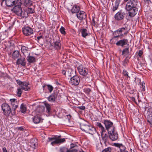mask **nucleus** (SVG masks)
I'll list each match as a JSON object with an SVG mask.
<instances>
[{
  "instance_id": "f257e3e1",
  "label": "nucleus",
  "mask_w": 152,
  "mask_h": 152,
  "mask_svg": "<svg viewBox=\"0 0 152 152\" xmlns=\"http://www.w3.org/2000/svg\"><path fill=\"white\" fill-rule=\"evenodd\" d=\"M129 31L128 27L125 26L119 28L117 30L115 31L113 33L114 37L110 39V42L112 43H115V42H113L115 39L118 37H120V38H123L124 35H126L129 32Z\"/></svg>"
},
{
  "instance_id": "f03ea898",
  "label": "nucleus",
  "mask_w": 152,
  "mask_h": 152,
  "mask_svg": "<svg viewBox=\"0 0 152 152\" xmlns=\"http://www.w3.org/2000/svg\"><path fill=\"white\" fill-rule=\"evenodd\" d=\"M80 127L82 131L91 134H94L96 132L95 128L87 121H85L81 123Z\"/></svg>"
},
{
  "instance_id": "7ed1b4c3",
  "label": "nucleus",
  "mask_w": 152,
  "mask_h": 152,
  "mask_svg": "<svg viewBox=\"0 0 152 152\" xmlns=\"http://www.w3.org/2000/svg\"><path fill=\"white\" fill-rule=\"evenodd\" d=\"M1 108L4 114L7 116H9L11 113L12 114V113H13V111L11 110L10 106L7 103H3L1 105Z\"/></svg>"
},
{
  "instance_id": "20e7f679",
  "label": "nucleus",
  "mask_w": 152,
  "mask_h": 152,
  "mask_svg": "<svg viewBox=\"0 0 152 152\" xmlns=\"http://www.w3.org/2000/svg\"><path fill=\"white\" fill-rule=\"evenodd\" d=\"M60 137V136H59L58 137H48V141H53L51 143V144L53 145H54L56 144H60L64 142L65 140V139H60L59 138Z\"/></svg>"
},
{
  "instance_id": "39448f33",
  "label": "nucleus",
  "mask_w": 152,
  "mask_h": 152,
  "mask_svg": "<svg viewBox=\"0 0 152 152\" xmlns=\"http://www.w3.org/2000/svg\"><path fill=\"white\" fill-rule=\"evenodd\" d=\"M103 123L107 131L108 132L115 129L113 125V123L110 120H103Z\"/></svg>"
},
{
  "instance_id": "423d86ee",
  "label": "nucleus",
  "mask_w": 152,
  "mask_h": 152,
  "mask_svg": "<svg viewBox=\"0 0 152 152\" xmlns=\"http://www.w3.org/2000/svg\"><path fill=\"white\" fill-rule=\"evenodd\" d=\"M145 116L149 125L152 127V107L147 110Z\"/></svg>"
},
{
  "instance_id": "0eeeda50",
  "label": "nucleus",
  "mask_w": 152,
  "mask_h": 152,
  "mask_svg": "<svg viewBox=\"0 0 152 152\" xmlns=\"http://www.w3.org/2000/svg\"><path fill=\"white\" fill-rule=\"evenodd\" d=\"M137 0H130L126 4L125 9L126 10H129L132 8L135 7L137 5Z\"/></svg>"
},
{
  "instance_id": "6e6552de",
  "label": "nucleus",
  "mask_w": 152,
  "mask_h": 152,
  "mask_svg": "<svg viewBox=\"0 0 152 152\" xmlns=\"http://www.w3.org/2000/svg\"><path fill=\"white\" fill-rule=\"evenodd\" d=\"M108 133L109 137L112 141H115L118 139V134L115 129L108 132Z\"/></svg>"
},
{
  "instance_id": "1a4fd4ad",
  "label": "nucleus",
  "mask_w": 152,
  "mask_h": 152,
  "mask_svg": "<svg viewBox=\"0 0 152 152\" xmlns=\"http://www.w3.org/2000/svg\"><path fill=\"white\" fill-rule=\"evenodd\" d=\"M11 11L19 16H23V15L22 14L23 12L21 7L18 5H15V6L11 9Z\"/></svg>"
},
{
  "instance_id": "9d476101",
  "label": "nucleus",
  "mask_w": 152,
  "mask_h": 152,
  "mask_svg": "<svg viewBox=\"0 0 152 152\" xmlns=\"http://www.w3.org/2000/svg\"><path fill=\"white\" fill-rule=\"evenodd\" d=\"M22 29L23 33L25 36H29L33 33V29L30 27L25 26Z\"/></svg>"
},
{
  "instance_id": "9b49d317",
  "label": "nucleus",
  "mask_w": 152,
  "mask_h": 152,
  "mask_svg": "<svg viewBox=\"0 0 152 152\" xmlns=\"http://www.w3.org/2000/svg\"><path fill=\"white\" fill-rule=\"evenodd\" d=\"M77 69L80 75L85 76L88 74V69L84 67L82 65H80L77 67Z\"/></svg>"
},
{
  "instance_id": "f8f14e48",
  "label": "nucleus",
  "mask_w": 152,
  "mask_h": 152,
  "mask_svg": "<svg viewBox=\"0 0 152 152\" xmlns=\"http://www.w3.org/2000/svg\"><path fill=\"white\" fill-rule=\"evenodd\" d=\"M2 2L4 1L7 7H12L16 5L18 2L19 0H1Z\"/></svg>"
},
{
  "instance_id": "ddd939ff",
  "label": "nucleus",
  "mask_w": 152,
  "mask_h": 152,
  "mask_svg": "<svg viewBox=\"0 0 152 152\" xmlns=\"http://www.w3.org/2000/svg\"><path fill=\"white\" fill-rule=\"evenodd\" d=\"M77 18L80 20L85 19L86 18V14L84 11L80 10L76 14Z\"/></svg>"
},
{
  "instance_id": "4468645a",
  "label": "nucleus",
  "mask_w": 152,
  "mask_h": 152,
  "mask_svg": "<svg viewBox=\"0 0 152 152\" xmlns=\"http://www.w3.org/2000/svg\"><path fill=\"white\" fill-rule=\"evenodd\" d=\"M17 83L19 85L20 87H22V88L25 91H28V90L29 88L28 87V84L25 82H22L20 80H16Z\"/></svg>"
},
{
  "instance_id": "2eb2a0df",
  "label": "nucleus",
  "mask_w": 152,
  "mask_h": 152,
  "mask_svg": "<svg viewBox=\"0 0 152 152\" xmlns=\"http://www.w3.org/2000/svg\"><path fill=\"white\" fill-rule=\"evenodd\" d=\"M125 15V13L124 12L119 11L115 15L114 18L115 20H120L123 19Z\"/></svg>"
},
{
  "instance_id": "dca6fc26",
  "label": "nucleus",
  "mask_w": 152,
  "mask_h": 152,
  "mask_svg": "<svg viewBox=\"0 0 152 152\" xmlns=\"http://www.w3.org/2000/svg\"><path fill=\"white\" fill-rule=\"evenodd\" d=\"M79 77H72L70 78V82L72 85L77 86L79 84Z\"/></svg>"
},
{
  "instance_id": "f3484780",
  "label": "nucleus",
  "mask_w": 152,
  "mask_h": 152,
  "mask_svg": "<svg viewBox=\"0 0 152 152\" xmlns=\"http://www.w3.org/2000/svg\"><path fill=\"white\" fill-rule=\"evenodd\" d=\"M128 42V40L126 39H124L117 41L116 45L117 46H123L126 45Z\"/></svg>"
},
{
  "instance_id": "a211bd4d",
  "label": "nucleus",
  "mask_w": 152,
  "mask_h": 152,
  "mask_svg": "<svg viewBox=\"0 0 152 152\" xmlns=\"http://www.w3.org/2000/svg\"><path fill=\"white\" fill-rule=\"evenodd\" d=\"M128 11L129 15L131 17L134 16L136 14L138 11V9L136 7L132 8L129 10H127Z\"/></svg>"
},
{
  "instance_id": "6ab92c4d",
  "label": "nucleus",
  "mask_w": 152,
  "mask_h": 152,
  "mask_svg": "<svg viewBox=\"0 0 152 152\" xmlns=\"http://www.w3.org/2000/svg\"><path fill=\"white\" fill-rule=\"evenodd\" d=\"M16 64L18 65H21L25 66L26 64L25 58L24 57H21L17 59L16 62Z\"/></svg>"
},
{
  "instance_id": "aec40b11",
  "label": "nucleus",
  "mask_w": 152,
  "mask_h": 152,
  "mask_svg": "<svg viewBox=\"0 0 152 152\" xmlns=\"http://www.w3.org/2000/svg\"><path fill=\"white\" fill-rule=\"evenodd\" d=\"M57 96V94L56 93L52 94L48 98V99L50 102H54Z\"/></svg>"
},
{
  "instance_id": "412c9836",
  "label": "nucleus",
  "mask_w": 152,
  "mask_h": 152,
  "mask_svg": "<svg viewBox=\"0 0 152 152\" xmlns=\"http://www.w3.org/2000/svg\"><path fill=\"white\" fill-rule=\"evenodd\" d=\"M33 121L34 123L38 124L40 122H42V120L39 115H37L33 118Z\"/></svg>"
},
{
  "instance_id": "4be33fe9",
  "label": "nucleus",
  "mask_w": 152,
  "mask_h": 152,
  "mask_svg": "<svg viewBox=\"0 0 152 152\" xmlns=\"http://www.w3.org/2000/svg\"><path fill=\"white\" fill-rule=\"evenodd\" d=\"M80 32L82 34V36L83 37L85 38L89 34L86 28L81 29L80 30Z\"/></svg>"
},
{
  "instance_id": "5701e85b",
  "label": "nucleus",
  "mask_w": 152,
  "mask_h": 152,
  "mask_svg": "<svg viewBox=\"0 0 152 152\" xmlns=\"http://www.w3.org/2000/svg\"><path fill=\"white\" fill-rule=\"evenodd\" d=\"M80 10V8L79 6L77 5L74 6L71 10V11L72 14L76 13Z\"/></svg>"
},
{
  "instance_id": "b1692460",
  "label": "nucleus",
  "mask_w": 152,
  "mask_h": 152,
  "mask_svg": "<svg viewBox=\"0 0 152 152\" xmlns=\"http://www.w3.org/2000/svg\"><path fill=\"white\" fill-rule=\"evenodd\" d=\"M96 125L101 130V134H103L104 132H105V129L104 128L100 123L98 122L96 123Z\"/></svg>"
},
{
  "instance_id": "393cba45",
  "label": "nucleus",
  "mask_w": 152,
  "mask_h": 152,
  "mask_svg": "<svg viewBox=\"0 0 152 152\" xmlns=\"http://www.w3.org/2000/svg\"><path fill=\"white\" fill-rule=\"evenodd\" d=\"M11 104L12 106V111H13V113H12V115H13L15 114V110L16 108L18 107V105L17 104V101H15V102L11 103Z\"/></svg>"
},
{
  "instance_id": "a878e982",
  "label": "nucleus",
  "mask_w": 152,
  "mask_h": 152,
  "mask_svg": "<svg viewBox=\"0 0 152 152\" xmlns=\"http://www.w3.org/2000/svg\"><path fill=\"white\" fill-rule=\"evenodd\" d=\"M20 55V53L18 51L15 50L12 53V58L14 60H15L19 57Z\"/></svg>"
},
{
  "instance_id": "bb28decb",
  "label": "nucleus",
  "mask_w": 152,
  "mask_h": 152,
  "mask_svg": "<svg viewBox=\"0 0 152 152\" xmlns=\"http://www.w3.org/2000/svg\"><path fill=\"white\" fill-rule=\"evenodd\" d=\"M54 47L57 50H59L61 48V43L59 40L54 42Z\"/></svg>"
},
{
  "instance_id": "cd10ccee",
  "label": "nucleus",
  "mask_w": 152,
  "mask_h": 152,
  "mask_svg": "<svg viewBox=\"0 0 152 152\" xmlns=\"http://www.w3.org/2000/svg\"><path fill=\"white\" fill-rule=\"evenodd\" d=\"M102 137V141L106 145L107 142L108 140V137L107 134H105L104 135L102 134H101Z\"/></svg>"
},
{
  "instance_id": "c85d7f7f",
  "label": "nucleus",
  "mask_w": 152,
  "mask_h": 152,
  "mask_svg": "<svg viewBox=\"0 0 152 152\" xmlns=\"http://www.w3.org/2000/svg\"><path fill=\"white\" fill-rule=\"evenodd\" d=\"M26 105L22 104L20 106V111L22 113H24L26 112Z\"/></svg>"
},
{
  "instance_id": "c756f323",
  "label": "nucleus",
  "mask_w": 152,
  "mask_h": 152,
  "mask_svg": "<svg viewBox=\"0 0 152 152\" xmlns=\"http://www.w3.org/2000/svg\"><path fill=\"white\" fill-rule=\"evenodd\" d=\"M27 61L28 62L32 63H33L35 61V58L34 57L32 56H28L27 57Z\"/></svg>"
},
{
  "instance_id": "7c9ffc66",
  "label": "nucleus",
  "mask_w": 152,
  "mask_h": 152,
  "mask_svg": "<svg viewBox=\"0 0 152 152\" xmlns=\"http://www.w3.org/2000/svg\"><path fill=\"white\" fill-rule=\"evenodd\" d=\"M32 4V1L30 0H25L24 5L26 7H30Z\"/></svg>"
},
{
  "instance_id": "2f4dec72",
  "label": "nucleus",
  "mask_w": 152,
  "mask_h": 152,
  "mask_svg": "<svg viewBox=\"0 0 152 152\" xmlns=\"http://www.w3.org/2000/svg\"><path fill=\"white\" fill-rule=\"evenodd\" d=\"M29 145L33 149H35V147L37 145V144L36 142H34L33 140H31L29 142Z\"/></svg>"
},
{
  "instance_id": "473e14b6",
  "label": "nucleus",
  "mask_w": 152,
  "mask_h": 152,
  "mask_svg": "<svg viewBox=\"0 0 152 152\" xmlns=\"http://www.w3.org/2000/svg\"><path fill=\"white\" fill-rule=\"evenodd\" d=\"M24 90L22 87L19 88L17 89V93L18 97H20L22 92V90Z\"/></svg>"
},
{
  "instance_id": "72a5a7b5",
  "label": "nucleus",
  "mask_w": 152,
  "mask_h": 152,
  "mask_svg": "<svg viewBox=\"0 0 152 152\" xmlns=\"http://www.w3.org/2000/svg\"><path fill=\"white\" fill-rule=\"evenodd\" d=\"M45 107L46 108V112L49 113L50 111L51 106L50 105L46 103L45 104Z\"/></svg>"
},
{
  "instance_id": "f704fd0d",
  "label": "nucleus",
  "mask_w": 152,
  "mask_h": 152,
  "mask_svg": "<svg viewBox=\"0 0 152 152\" xmlns=\"http://www.w3.org/2000/svg\"><path fill=\"white\" fill-rule=\"evenodd\" d=\"M83 91L87 95H89L91 91V90L88 88H85L84 89Z\"/></svg>"
},
{
  "instance_id": "c9c22d12",
  "label": "nucleus",
  "mask_w": 152,
  "mask_h": 152,
  "mask_svg": "<svg viewBox=\"0 0 152 152\" xmlns=\"http://www.w3.org/2000/svg\"><path fill=\"white\" fill-rule=\"evenodd\" d=\"M129 53V49L128 48H126L123 50L122 52V55H127Z\"/></svg>"
},
{
  "instance_id": "e433bc0d",
  "label": "nucleus",
  "mask_w": 152,
  "mask_h": 152,
  "mask_svg": "<svg viewBox=\"0 0 152 152\" xmlns=\"http://www.w3.org/2000/svg\"><path fill=\"white\" fill-rule=\"evenodd\" d=\"M27 48L25 46H22L21 48V51L24 54L25 53H26L27 51Z\"/></svg>"
},
{
  "instance_id": "4c0bfd02",
  "label": "nucleus",
  "mask_w": 152,
  "mask_h": 152,
  "mask_svg": "<svg viewBox=\"0 0 152 152\" xmlns=\"http://www.w3.org/2000/svg\"><path fill=\"white\" fill-rule=\"evenodd\" d=\"M111 148L110 147H108L104 149L102 152H111Z\"/></svg>"
},
{
  "instance_id": "58836bf2",
  "label": "nucleus",
  "mask_w": 152,
  "mask_h": 152,
  "mask_svg": "<svg viewBox=\"0 0 152 152\" xmlns=\"http://www.w3.org/2000/svg\"><path fill=\"white\" fill-rule=\"evenodd\" d=\"M27 11L29 14H32L34 12V9L31 8H28V9Z\"/></svg>"
},
{
  "instance_id": "ea45409f",
  "label": "nucleus",
  "mask_w": 152,
  "mask_h": 152,
  "mask_svg": "<svg viewBox=\"0 0 152 152\" xmlns=\"http://www.w3.org/2000/svg\"><path fill=\"white\" fill-rule=\"evenodd\" d=\"M65 29L63 26H61V27L60 28V31L61 32V33L64 34H66L65 31Z\"/></svg>"
},
{
  "instance_id": "a19ab883",
  "label": "nucleus",
  "mask_w": 152,
  "mask_h": 152,
  "mask_svg": "<svg viewBox=\"0 0 152 152\" xmlns=\"http://www.w3.org/2000/svg\"><path fill=\"white\" fill-rule=\"evenodd\" d=\"M60 152H68V150L65 147H63L60 149Z\"/></svg>"
},
{
  "instance_id": "79ce46f5",
  "label": "nucleus",
  "mask_w": 152,
  "mask_h": 152,
  "mask_svg": "<svg viewBox=\"0 0 152 152\" xmlns=\"http://www.w3.org/2000/svg\"><path fill=\"white\" fill-rule=\"evenodd\" d=\"M47 86L48 89L49 90L50 92H51L53 90V87L52 86L49 85H48Z\"/></svg>"
},
{
  "instance_id": "37998d69",
  "label": "nucleus",
  "mask_w": 152,
  "mask_h": 152,
  "mask_svg": "<svg viewBox=\"0 0 152 152\" xmlns=\"http://www.w3.org/2000/svg\"><path fill=\"white\" fill-rule=\"evenodd\" d=\"M119 149H120L121 151L122 152L125 150V147L121 144Z\"/></svg>"
},
{
  "instance_id": "c03bdc74",
  "label": "nucleus",
  "mask_w": 152,
  "mask_h": 152,
  "mask_svg": "<svg viewBox=\"0 0 152 152\" xmlns=\"http://www.w3.org/2000/svg\"><path fill=\"white\" fill-rule=\"evenodd\" d=\"M113 12H114L118 8V6L115 4H113Z\"/></svg>"
},
{
  "instance_id": "a18cd8bd",
  "label": "nucleus",
  "mask_w": 152,
  "mask_h": 152,
  "mask_svg": "<svg viewBox=\"0 0 152 152\" xmlns=\"http://www.w3.org/2000/svg\"><path fill=\"white\" fill-rule=\"evenodd\" d=\"M113 12H114L118 8V6L115 4H113Z\"/></svg>"
},
{
  "instance_id": "49530a36",
  "label": "nucleus",
  "mask_w": 152,
  "mask_h": 152,
  "mask_svg": "<svg viewBox=\"0 0 152 152\" xmlns=\"http://www.w3.org/2000/svg\"><path fill=\"white\" fill-rule=\"evenodd\" d=\"M142 91H144L145 90V83L144 82H142Z\"/></svg>"
},
{
  "instance_id": "de8ad7c7",
  "label": "nucleus",
  "mask_w": 152,
  "mask_h": 152,
  "mask_svg": "<svg viewBox=\"0 0 152 152\" xmlns=\"http://www.w3.org/2000/svg\"><path fill=\"white\" fill-rule=\"evenodd\" d=\"M135 81L136 83H137L138 84H141V81L140 79L137 78H135Z\"/></svg>"
},
{
  "instance_id": "09e8293b",
  "label": "nucleus",
  "mask_w": 152,
  "mask_h": 152,
  "mask_svg": "<svg viewBox=\"0 0 152 152\" xmlns=\"http://www.w3.org/2000/svg\"><path fill=\"white\" fill-rule=\"evenodd\" d=\"M123 74L124 76H128V72L125 70H124L123 72Z\"/></svg>"
},
{
  "instance_id": "8fccbe9b",
  "label": "nucleus",
  "mask_w": 152,
  "mask_h": 152,
  "mask_svg": "<svg viewBox=\"0 0 152 152\" xmlns=\"http://www.w3.org/2000/svg\"><path fill=\"white\" fill-rule=\"evenodd\" d=\"M80 151H78L76 149H73L71 150H68V152H79Z\"/></svg>"
},
{
  "instance_id": "3c124183",
  "label": "nucleus",
  "mask_w": 152,
  "mask_h": 152,
  "mask_svg": "<svg viewBox=\"0 0 152 152\" xmlns=\"http://www.w3.org/2000/svg\"><path fill=\"white\" fill-rule=\"evenodd\" d=\"M77 108L80 110H85L86 107H85L83 106H80L77 107Z\"/></svg>"
},
{
  "instance_id": "603ef678",
  "label": "nucleus",
  "mask_w": 152,
  "mask_h": 152,
  "mask_svg": "<svg viewBox=\"0 0 152 152\" xmlns=\"http://www.w3.org/2000/svg\"><path fill=\"white\" fill-rule=\"evenodd\" d=\"M143 53V51L142 50H140L138 53V56L139 57H141Z\"/></svg>"
},
{
  "instance_id": "864d4df0",
  "label": "nucleus",
  "mask_w": 152,
  "mask_h": 152,
  "mask_svg": "<svg viewBox=\"0 0 152 152\" xmlns=\"http://www.w3.org/2000/svg\"><path fill=\"white\" fill-rule=\"evenodd\" d=\"M120 2V0H115V1L114 4L119 6Z\"/></svg>"
},
{
  "instance_id": "5fc2aeb1",
  "label": "nucleus",
  "mask_w": 152,
  "mask_h": 152,
  "mask_svg": "<svg viewBox=\"0 0 152 152\" xmlns=\"http://www.w3.org/2000/svg\"><path fill=\"white\" fill-rule=\"evenodd\" d=\"M121 144H119V143H114V145L115 147H117L120 148L121 145Z\"/></svg>"
},
{
  "instance_id": "6e6d98bb",
  "label": "nucleus",
  "mask_w": 152,
  "mask_h": 152,
  "mask_svg": "<svg viewBox=\"0 0 152 152\" xmlns=\"http://www.w3.org/2000/svg\"><path fill=\"white\" fill-rule=\"evenodd\" d=\"M145 3L148 4H149L152 3L151 0H145Z\"/></svg>"
},
{
  "instance_id": "4d7b16f0",
  "label": "nucleus",
  "mask_w": 152,
  "mask_h": 152,
  "mask_svg": "<svg viewBox=\"0 0 152 152\" xmlns=\"http://www.w3.org/2000/svg\"><path fill=\"white\" fill-rule=\"evenodd\" d=\"M92 26H95L96 25L95 22L94 18L92 19V22L91 23Z\"/></svg>"
},
{
  "instance_id": "13d9d810",
  "label": "nucleus",
  "mask_w": 152,
  "mask_h": 152,
  "mask_svg": "<svg viewBox=\"0 0 152 152\" xmlns=\"http://www.w3.org/2000/svg\"><path fill=\"white\" fill-rule=\"evenodd\" d=\"M16 99H10V103L12 102H15L16 101Z\"/></svg>"
},
{
  "instance_id": "bf43d9fd",
  "label": "nucleus",
  "mask_w": 152,
  "mask_h": 152,
  "mask_svg": "<svg viewBox=\"0 0 152 152\" xmlns=\"http://www.w3.org/2000/svg\"><path fill=\"white\" fill-rule=\"evenodd\" d=\"M69 72H70V75H68V76H72V74L74 72H75L74 71H72L71 70H70Z\"/></svg>"
},
{
  "instance_id": "052dcab7",
  "label": "nucleus",
  "mask_w": 152,
  "mask_h": 152,
  "mask_svg": "<svg viewBox=\"0 0 152 152\" xmlns=\"http://www.w3.org/2000/svg\"><path fill=\"white\" fill-rule=\"evenodd\" d=\"M42 38V36L41 35L37 37V40L39 41L40 39Z\"/></svg>"
},
{
  "instance_id": "680f3d73",
  "label": "nucleus",
  "mask_w": 152,
  "mask_h": 152,
  "mask_svg": "<svg viewBox=\"0 0 152 152\" xmlns=\"http://www.w3.org/2000/svg\"><path fill=\"white\" fill-rule=\"evenodd\" d=\"M2 150L3 152H7L6 148L5 147L3 148Z\"/></svg>"
},
{
  "instance_id": "e2e57ef3",
  "label": "nucleus",
  "mask_w": 152,
  "mask_h": 152,
  "mask_svg": "<svg viewBox=\"0 0 152 152\" xmlns=\"http://www.w3.org/2000/svg\"><path fill=\"white\" fill-rule=\"evenodd\" d=\"M62 73L63 75H66V71L64 70H62Z\"/></svg>"
},
{
  "instance_id": "0e129e2a",
  "label": "nucleus",
  "mask_w": 152,
  "mask_h": 152,
  "mask_svg": "<svg viewBox=\"0 0 152 152\" xmlns=\"http://www.w3.org/2000/svg\"><path fill=\"white\" fill-rule=\"evenodd\" d=\"M96 72L97 76H99L100 75L99 71L98 70H97L96 71Z\"/></svg>"
},
{
  "instance_id": "69168bd1",
  "label": "nucleus",
  "mask_w": 152,
  "mask_h": 152,
  "mask_svg": "<svg viewBox=\"0 0 152 152\" xmlns=\"http://www.w3.org/2000/svg\"><path fill=\"white\" fill-rule=\"evenodd\" d=\"M23 129L22 127H20L18 128V129L20 130H23Z\"/></svg>"
},
{
  "instance_id": "338daca9",
  "label": "nucleus",
  "mask_w": 152,
  "mask_h": 152,
  "mask_svg": "<svg viewBox=\"0 0 152 152\" xmlns=\"http://www.w3.org/2000/svg\"><path fill=\"white\" fill-rule=\"evenodd\" d=\"M131 100L133 101H135V98H134V97H131Z\"/></svg>"
},
{
  "instance_id": "774afa93",
  "label": "nucleus",
  "mask_w": 152,
  "mask_h": 152,
  "mask_svg": "<svg viewBox=\"0 0 152 152\" xmlns=\"http://www.w3.org/2000/svg\"><path fill=\"white\" fill-rule=\"evenodd\" d=\"M122 152H128L127 151H126V150H125L124 151Z\"/></svg>"
}]
</instances>
